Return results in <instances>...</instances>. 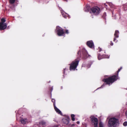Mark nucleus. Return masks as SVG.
<instances>
[{
	"instance_id": "nucleus-35",
	"label": "nucleus",
	"mask_w": 127,
	"mask_h": 127,
	"mask_svg": "<svg viewBox=\"0 0 127 127\" xmlns=\"http://www.w3.org/2000/svg\"><path fill=\"white\" fill-rule=\"evenodd\" d=\"M63 17H64V18H66V16H65V15H64V16H63Z\"/></svg>"
},
{
	"instance_id": "nucleus-4",
	"label": "nucleus",
	"mask_w": 127,
	"mask_h": 127,
	"mask_svg": "<svg viewBox=\"0 0 127 127\" xmlns=\"http://www.w3.org/2000/svg\"><path fill=\"white\" fill-rule=\"evenodd\" d=\"M56 31L57 35L59 36L63 35L65 33L64 29L59 26H57Z\"/></svg>"
},
{
	"instance_id": "nucleus-33",
	"label": "nucleus",
	"mask_w": 127,
	"mask_h": 127,
	"mask_svg": "<svg viewBox=\"0 0 127 127\" xmlns=\"http://www.w3.org/2000/svg\"><path fill=\"white\" fill-rule=\"evenodd\" d=\"M76 123L77 124H79L80 123V122L79 121H77L76 122Z\"/></svg>"
},
{
	"instance_id": "nucleus-26",
	"label": "nucleus",
	"mask_w": 127,
	"mask_h": 127,
	"mask_svg": "<svg viewBox=\"0 0 127 127\" xmlns=\"http://www.w3.org/2000/svg\"><path fill=\"white\" fill-rule=\"evenodd\" d=\"M106 13L105 12H104V13L103 15V17L105 16H105H106Z\"/></svg>"
},
{
	"instance_id": "nucleus-28",
	"label": "nucleus",
	"mask_w": 127,
	"mask_h": 127,
	"mask_svg": "<svg viewBox=\"0 0 127 127\" xmlns=\"http://www.w3.org/2000/svg\"><path fill=\"white\" fill-rule=\"evenodd\" d=\"M125 114H126V117L127 118V110L126 111V112H125Z\"/></svg>"
},
{
	"instance_id": "nucleus-32",
	"label": "nucleus",
	"mask_w": 127,
	"mask_h": 127,
	"mask_svg": "<svg viewBox=\"0 0 127 127\" xmlns=\"http://www.w3.org/2000/svg\"><path fill=\"white\" fill-rule=\"evenodd\" d=\"M104 5L105 6V7H107V4H106L105 3L104 4Z\"/></svg>"
},
{
	"instance_id": "nucleus-3",
	"label": "nucleus",
	"mask_w": 127,
	"mask_h": 127,
	"mask_svg": "<svg viewBox=\"0 0 127 127\" xmlns=\"http://www.w3.org/2000/svg\"><path fill=\"white\" fill-rule=\"evenodd\" d=\"M79 61V59L77 58L72 62L69 64V70L70 71H74L76 70L78 65Z\"/></svg>"
},
{
	"instance_id": "nucleus-38",
	"label": "nucleus",
	"mask_w": 127,
	"mask_h": 127,
	"mask_svg": "<svg viewBox=\"0 0 127 127\" xmlns=\"http://www.w3.org/2000/svg\"><path fill=\"white\" fill-rule=\"evenodd\" d=\"M51 95H52V94H51Z\"/></svg>"
},
{
	"instance_id": "nucleus-13",
	"label": "nucleus",
	"mask_w": 127,
	"mask_h": 127,
	"mask_svg": "<svg viewBox=\"0 0 127 127\" xmlns=\"http://www.w3.org/2000/svg\"><path fill=\"white\" fill-rule=\"evenodd\" d=\"M119 32L118 30H116L115 31L114 36V37L117 38L119 37Z\"/></svg>"
},
{
	"instance_id": "nucleus-24",
	"label": "nucleus",
	"mask_w": 127,
	"mask_h": 127,
	"mask_svg": "<svg viewBox=\"0 0 127 127\" xmlns=\"http://www.w3.org/2000/svg\"><path fill=\"white\" fill-rule=\"evenodd\" d=\"M65 30V33L66 34H68L69 33L68 31V30Z\"/></svg>"
},
{
	"instance_id": "nucleus-22",
	"label": "nucleus",
	"mask_w": 127,
	"mask_h": 127,
	"mask_svg": "<svg viewBox=\"0 0 127 127\" xmlns=\"http://www.w3.org/2000/svg\"><path fill=\"white\" fill-rule=\"evenodd\" d=\"M123 125L124 126H126L127 125V122H125L123 123Z\"/></svg>"
},
{
	"instance_id": "nucleus-5",
	"label": "nucleus",
	"mask_w": 127,
	"mask_h": 127,
	"mask_svg": "<svg viewBox=\"0 0 127 127\" xmlns=\"http://www.w3.org/2000/svg\"><path fill=\"white\" fill-rule=\"evenodd\" d=\"M91 121L92 123H93L95 127H98V119L95 117L94 116H91L90 117Z\"/></svg>"
},
{
	"instance_id": "nucleus-11",
	"label": "nucleus",
	"mask_w": 127,
	"mask_h": 127,
	"mask_svg": "<svg viewBox=\"0 0 127 127\" xmlns=\"http://www.w3.org/2000/svg\"><path fill=\"white\" fill-rule=\"evenodd\" d=\"M54 109L56 112L59 114L62 115V113L61 111L56 106H54Z\"/></svg>"
},
{
	"instance_id": "nucleus-25",
	"label": "nucleus",
	"mask_w": 127,
	"mask_h": 127,
	"mask_svg": "<svg viewBox=\"0 0 127 127\" xmlns=\"http://www.w3.org/2000/svg\"><path fill=\"white\" fill-rule=\"evenodd\" d=\"M110 42H111V43L110 44V45L111 46H113V43L112 42V41H111Z\"/></svg>"
},
{
	"instance_id": "nucleus-17",
	"label": "nucleus",
	"mask_w": 127,
	"mask_h": 127,
	"mask_svg": "<svg viewBox=\"0 0 127 127\" xmlns=\"http://www.w3.org/2000/svg\"><path fill=\"white\" fill-rule=\"evenodd\" d=\"M15 1V0H9V2L10 4H12L14 3Z\"/></svg>"
},
{
	"instance_id": "nucleus-23",
	"label": "nucleus",
	"mask_w": 127,
	"mask_h": 127,
	"mask_svg": "<svg viewBox=\"0 0 127 127\" xmlns=\"http://www.w3.org/2000/svg\"><path fill=\"white\" fill-rule=\"evenodd\" d=\"M86 8H90V6L89 4H87L86 5Z\"/></svg>"
},
{
	"instance_id": "nucleus-16",
	"label": "nucleus",
	"mask_w": 127,
	"mask_h": 127,
	"mask_svg": "<svg viewBox=\"0 0 127 127\" xmlns=\"http://www.w3.org/2000/svg\"><path fill=\"white\" fill-rule=\"evenodd\" d=\"M75 117V115H74L73 114H71V120L73 121H75V118H74Z\"/></svg>"
},
{
	"instance_id": "nucleus-9",
	"label": "nucleus",
	"mask_w": 127,
	"mask_h": 127,
	"mask_svg": "<svg viewBox=\"0 0 127 127\" xmlns=\"http://www.w3.org/2000/svg\"><path fill=\"white\" fill-rule=\"evenodd\" d=\"M87 45L89 47L92 48L94 47V43L92 41H88L87 42Z\"/></svg>"
},
{
	"instance_id": "nucleus-31",
	"label": "nucleus",
	"mask_w": 127,
	"mask_h": 127,
	"mask_svg": "<svg viewBox=\"0 0 127 127\" xmlns=\"http://www.w3.org/2000/svg\"><path fill=\"white\" fill-rule=\"evenodd\" d=\"M65 69H64V71L63 72V74H64L65 73Z\"/></svg>"
},
{
	"instance_id": "nucleus-12",
	"label": "nucleus",
	"mask_w": 127,
	"mask_h": 127,
	"mask_svg": "<svg viewBox=\"0 0 127 127\" xmlns=\"http://www.w3.org/2000/svg\"><path fill=\"white\" fill-rule=\"evenodd\" d=\"M63 123L66 125H67L69 122V119L68 118L63 119Z\"/></svg>"
},
{
	"instance_id": "nucleus-19",
	"label": "nucleus",
	"mask_w": 127,
	"mask_h": 127,
	"mask_svg": "<svg viewBox=\"0 0 127 127\" xmlns=\"http://www.w3.org/2000/svg\"><path fill=\"white\" fill-rule=\"evenodd\" d=\"M46 123L44 121H42L40 122V124H41L42 125L44 126L46 125Z\"/></svg>"
},
{
	"instance_id": "nucleus-1",
	"label": "nucleus",
	"mask_w": 127,
	"mask_h": 127,
	"mask_svg": "<svg viewBox=\"0 0 127 127\" xmlns=\"http://www.w3.org/2000/svg\"><path fill=\"white\" fill-rule=\"evenodd\" d=\"M122 67H121L115 73V75L111 76L107 78H104L103 79V81L106 83V84H103L100 88H101L104 86L105 84L110 85L112 84L115 81H117L119 79L118 73L122 69Z\"/></svg>"
},
{
	"instance_id": "nucleus-10",
	"label": "nucleus",
	"mask_w": 127,
	"mask_h": 127,
	"mask_svg": "<svg viewBox=\"0 0 127 127\" xmlns=\"http://www.w3.org/2000/svg\"><path fill=\"white\" fill-rule=\"evenodd\" d=\"M97 58L99 60H100L103 58H109V56L104 55H101L100 54H98L97 56Z\"/></svg>"
},
{
	"instance_id": "nucleus-21",
	"label": "nucleus",
	"mask_w": 127,
	"mask_h": 127,
	"mask_svg": "<svg viewBox=\"0 0 127 127\" xmlns=\"http://www.w3.org/2000/svg\"><path fill=\"white\" fill-rule=\"evenodd\" d=\"M90 8H85L84 10L86 12H89L90 10H91V8H90L91 9H90Z\"/></svg>"
},
{
	"instance_id": "nucleus-30",
	"label": "nucleus",
	"mask_w": 127,
	"mask_h": 127,
	"mask_svg": "<svg viewBox=\"0 0 127 127\" xmlns=\"http://www.w3.org/2000/svg\"><path fill=\"white\" fill-rule=\"evenodd\" d=\"M101 50H102V49H101V48H100L99 49V52H100L101 51Z\"/></svg>"
},
{
	"instance_id": "nucleus-7",
	"label": "nucleus",
	"mask_w": 127,
	"mask_h": 127,
	"mask_svg": "<svg viewBox=\"0 0 127 127\" xmlns=\"http://www.w3.org/2000/svg\"><path fill=\"white\" fill-rule=\"evenodd\" d=\"M90 12L93 13L95 15H98L100 13V8H91Z\"/></svg>"
},
{
	"instance_id": "nucleus-20",
	"label": "nucleus",
	"mask_w": 127,
	"mask_h": 127,
	"mask_svg": "<svg viewBox=\"0 0 127 127\" xmlns=\"http://www.w3.org/2000/svg\"><path fill=\"white\" fill-rule=\"evenodd\" d=\"M99 127H103V124L101 122L99 123Z\"/></svg>"
},
{
	"instance_id": "nucleus-29",
	"label": "nucleus",
	"mask_w": 127,
	"mask_h": 127,
	"mask_svg": "<svg viewBox=\"0 0 127 127\" xmlns=\"http://www.w3.org/2000/svg\"><path fill=\"white\" fill-rule=\"evenodd\" d=\"M53 90V88H50V90L51 91V92Z\"/></svg>"
},
{
	"instance_id": "nucleus-18",
	"label": "nucleus",
	"mask_w": 127,
	"mask_h": 127,
	"mask_svg": "<svg viewBox=\"0 0 127 127\" xmlns=\"http://www.w3.org/2000/svg\"><path fill=\"white\" fill-rule=\"evenodd\" d=\"M51 101L53 103V105L54 106H55V99L53 98L52 99Z\"/></svg>"
},
{
	"instance_id": "nucleus-36",
	"label": "nucleus",
	"mask_w": 127,
	"mask_h": 127,
	"mask_svg": "<svg viewBox=\"0 0 127 127\" xmlns=\"http://www.w3.org/2000/svg\"><path fill=\"white\" fill-rule=\"evenodd\" d=\"M81 57V55L80 56H79V58Z\"/></svg>"
},
{
	"instance_id": "nucleus-8",
	"label": "nucleus",
	"mask_w": 127,
	"mask_h": 127,
	"mask_svg": "<svg viewBox=\"0 0 127 127\" xmlns=\"http://www.w3.org/2000/svg\"><path fill=\"white\" fill-rule=\"evenodd\" d=\"M82 58L83 59H86L89 56V55L85 49L83 48L82 49Z\"/></svg>"
},
{
	"instance_id": "nucleus-6",
	"label": "nucleus",
	"mask_w": 127,
	"mask_h": 127,
	"mask_svg": "<svg viewBox=\"0 0 127 127\" xmlns=\"http://www.w3.org/2000/svg\"><path fill=\"white\" fill-rule=\"evenodd\" d=\"M1 22L0 23V30H2L6 29L7 27L6 23H3L5 22V19L4 18H2L1 19Z\"/></svg>"
},
{
	"instance_id": "nucleus-14",
	"label": "nucleus",
	"mask_w": 127,
	"mask_h": 127,
	"mask_svg": "<svg viewBox=\"0 0 127 127\" xmlns=\"http://www.w3.org/2000/svg\"><path fill=\"white\" fill-rule=\"evenodd\" d=\"M20 121L21 122L22 124H25L27 122V120L26 119H22L20 120Z\"/></svg>"
},
{
	"instance_id": "nucleus-34",
	"label": "nucleus",
	"mask_w": 127,
	"mask_h": 127,
	"mask_svg": "<svg viewBox=\"0 0 127 127\" xmlns=\"http://www.w3.org/2000/svg\"><path fill=\"white\" fill-rule=\"evenodd\" d=\"M92 8H99V7H97V6H96L95 7H92Z\"/></svg>"
},
{
	"instance_id": "nucleus-27",
	"label": "nucleus",
	"mask_w": 127,
	"mask_h": 127,
	"mask_svg": "<svg viewBox=\"0 0 127 127\" xmlns=\"http://www.w3.org/2000/svg\"><path fill=\"white\" fill-rule=\"evenodd\" d=\"M116 38L114 37V38L113 41L114 42H117L116 41Z\"/></svg>"
},
{
	"instance_id": "nucleus-37",
	"label": "nucleus",
	"mask_w": 127,
	"mask_h": 127,
	"mask_svg": "<svg viewBox=\"0 0 127 127\" xmlns=\"http://www.w3.org/2000/svg\"><path fill=\"white\" fill-rule=\"evenodd\" d=\"M80 53V52L79 51L78 52V54H79V53Z\"/></svg>"
},
{
	"instance_id": "nucleus-15",
	"label": "nucleus",
	"mask_w": 127,
	"mask_h": 127,
	"mask_svg": "<svg viewBox=\"0 0 127 127\" xmlns=\"http://www.w3.org/2000/svg\"><path fill=\"white\" fill-rule=\"evenodd\" d=\"M107 4L111 8H113L115 7V6L111 2H108Z\"/></svg>"
},
{
	"instance_id": "nucleus-2",
	"label": "nucleus",
	"mask_w": 127,
	"mask_h": 127,
	"mask_svg": "<svg viewBox=\"0 0 127 127\" xmlns=\"http://www.w3.org/2000/svg\"><path fill=\"white\" fill-rule=\"evenodd\" d=\"M119 122V120L115 118H111L109 120L108 124L109 127H116Z\"/></svg>"
}]
</instances>
